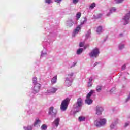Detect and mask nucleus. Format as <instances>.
Masks as SVG:
<instances>
[{
    "instance_id": "7c9ffc66",
    "label": "nucleus",
    "mask_w": 130,
    "mask_h": 130,
    "mask_svg": "<svg viewBox=\"0 0 130 130\" xmlns=\"http://www.w3.org/2000/svg\"><path fill=\"white\" fill-rule=\"evenodd\" d=\"M46 54H47V53H44L43 51H42L41 52V57H43V56H44V55H46Z\"/></svg>"
},
{
    "instance_id": "aec40b11",
    "label": "nucleus",
    "mask_w": 130,
    "mask_h": 130,
    "mask_svg": "<svg viewBox=\"0 0 130 130\" xmlns=\"http://www.w3.org/2000/svg\"><path fill=\"white\" fill-rule=\"evenodd\" d=\"M57 81V76H55L51 80V83L52 85H54Z\"/></svg>"
},
{
    "instance_id": "f704fd0d",
    "label": "nucleus",
    "mask_w": 130,
    "mask_h": 130,
    "mask_svg": "<svg viewBox=\"0 0 130 130\" xmlns=\"http://www.w3.org/2000/svg\"><path fill=\"white\" fill-rule=\"evenodd\" d=\"M86 22H87V18H84V21H83L82 22H81L80 25H84V24H85V23H86Z\"/></svg>"
},
{
    "instance_id": "2eb2a0df",
    "label": "nucleus",
    "mask_w": 130,
    "mask_h": 130,
    "mask_svg": "<svg viewBox=\"0 0 130 130\" xmlns=\"http://www.w3.org/2000/svg\"><path fill=\"white\" fill-rule=\"evenodd\" d=\"M115 11H116V9L115 8V7L111 8L110 9V11H109V13H108L107 14V16H108V17L110 16V14H112V13H114V12H115Z\"/></svg>"
},
{
    "instance_id": "7ed1b4c3",
    "label": "nucleus",
    "mask_w": 130,
    "mask_h": 130,
    "mask_svg": "<svg viewBox=\"0 0 130 130\" xmlns=\"http://www.w3.org/2000/svg\"><path fill=\"white\" fill-rule=\"evenodd\" d=\"M73 76L74 73L73 72H71L67 75L65 80L66 86L70 87V86L72 85V83H73V80H74V78H73Z\"/></svg>"
},
{
    "instance_id": "c756f323",
    "label": "nucleus",
    "mask_w": 130,
    "mask_h": 130,
    "mask_svg": "<svg viewBox=\"0 0 130 130\" xmlns=\"http://www.w3.org/2000/svg\"><path fill=\"white\" fill-rule=\"evenodd\" d=\"M130 124V122L129 121H128V122H126L124 123V127L125 128L126 127H127V126H128V125H129Z\"/></svg>"
},
{
    "instance_id": "473e14b6",
    "label": "nucleus",
    "mask_w": 130,
    "mask_h": 130,
    "mask_svg": "<svg viewBox=\"0 0 130 130\" xmlns=\"http://www.w3.org/2000/svg\"><path fill=\"white\" fill-rule=\"evenodd\" d=\"M45 2L46 4H52V3H53L52 0H45Z\"/></svg>"
},
{
    "instance_id": "c9c22d12",
    "label": "nucleus",
    "mask_w": 130,
    "mask_h": 130,
    "mask_svg": "<svg viewBox=\"0 0 130 130\" xmlns=\"http://www.w3.org/2000/svg\"><path fill=\"white\" fill-rule=\"evenodd\" d=\"M84 44H85V42H81L79 44L80 47H83V46H84Z\"/></svg>"
},
{
    "instance_id": "dca6fc26",
    "label": "nucleus",
    "mask_w": 130,
    "mask_h": 130,
    "mask_svg": "<svg viewBox=\"0 0 130 130\" xmlns=\"http://www.w3.org/2000/svg\"><path fill=\"white\" fill-rule=\"evenodd\" d=\"M85 103L88 105H91L93 103V100L91 99L86 98L85 100Z\"/></svg>"
},
{
    "instance_id": "20e7f679",
    "label": "nucleus",
    "mask_w": 130,
    "mask_h": 130,
    "mask_svg": "<svg viewBox=\"0 0 130 130\" xmlns=\"http://www.w3.org/2000/svg\"><path fill=\"white\" fill-rule=\"evenodd\" d=\"M107 120L105 118H102L100 120H96L94 121V124L96 127H102L105 126L106 124Z\"/></svg>"
},
{
    "instance_id": "f03ea898",
    "label": "nucleus",
    "mask_w": 130,
    "mask_h": 130,
    "mask_svg": "<svg viewBox=\"0 0 130 130\" xmlns=\"http://www.w3.org/2000/svg\"><path fill=\"white\" fill-rule=\"evenodd\" d=\"M84 105V102L82 98H78L76 103L73 105V108L75 110V112H79L81 111L82 107Z\"/></svg>"
},
{
    "instance_id": "f3484780",
    "label": "nucleus",
    "mask_w": 130,
    "mask_h": 130,
    "mask_svg": "<svg viewBox=\"0 0 130 130\" xmlns=\"http://www.w3.org/2000/svg\"><path fill=\"white\" fill-rule=\"evenodd\" d=\"M96 32L98 34H101L103 32V29L102 26H99L96 29Z\"/></svg>"
},
{
    "instance_id": "37998d69",
    "label": "nucleus",
    "mask_w": 130,
    "mask_h": 130,
    "mask_svg": "<svg viewBox=\"0 0 130 130\" xmlns=\"http://www.w3.org/2000/svg\"><path fill=\"white\" fill-rule=\"evenodd\" d=\"M113 90H115V88H113L111 89V92H112V91H113Z\"/></svg>"
},
{
    "instance_id": "2f4dec72",
    "label": "nucleus",
    "mask_w": 130,
    "mask_h": 130,
    "mask_svg": "<svg viewBox=\"0 0 130 130\" xmlns=\"http://www.w3.org/2000/svg\"><path fill=\"white\" fill-rule=\"evenodd\" d=\"M81 13L78 12L76 15V18L79 20L80 18H81Z\"/></svg>"
},
{
    "instance_id": "f257e3e1",
    "label": "nucleus",
    "mask_w": 130,
    "mask_h": 130,
    "mask_svg": "<svg viewBox=\"0 0 130 130\" xmlns=\"http://www.w3.org/2000/svg\"><path fill=\"white\" fill-rule=\"evenodd\" d=\"M32 84L34 87L31 88V90L33 94H37V93H39V91H40V88H41V84L37 82V78H36V77L33 78Z\"/></svg>"
},
{
    "instance_id": "1a4fd4ad",
    "label": "nucleus",
    "mask_w": 130,
    "mask_h": 130,
    "mask_svg": "<svg viewBox=\"0 0 130 130\" xmlns=\"http://www.w3.org/2000/svg\"><path fill=\"white\" fill-rule=\"evenodd\" d=\"M117 124H118V119H116L111 124L110 127L111 130H117Z\"/></svg>"
},
{
    "instance_id": "5701e85b",
    "label": "nucleus",
    "mask_w": 130,
    "mask_h": 130,
    "mask_svg": "<svg viewBox=\"0 0 130 130\" xmlns=\"http://www.w3.org/2000/svg\"><path fill=\"white\" fill-rule=\"evenodd\" d=\"M101 90H102V86H97L96 87V92H98V93H100V92H101Z\"/></svg>"
},
{
    "instance_id": "b1692460",
    "label": "nucleus",
    "mask_w": 130,
    "mask_h": 130,
    "mask_svg": "<svg viewBox=\"0 0 130 130\" xmlns=\"http://www.w3.org/2000/svg\"><path fill=\"white\" fill-rule=\"evenodd\" d=\"M118 48L119 50H121L124 48V44H120L118 46Z\"/></svg>"
},
{
    "instance_id": "39448f33",
    "label": "nucleus",
    "mask_w": 130,
    "mask_h": 130,
    "mask_svg": "<svg viewBox=\"0 0 130 130\" xmlns=\"http://www.w3.org/2000/svg\"><path fill=\"white\" fill-rule=\"evenodd\" d=\"M70 100H71V99L67 98L62 102L60 105L61 111H66V110L68 109V106H69V103H70Z\"/></svg>"
},
{
    "instance_id": "a211bd4d",
    "label": "nucleus",
    "mask_w": 130,
    "mask_h": 130,
    "mask_svg": "<svg viewBox=\"0 0 130 130\" xmlns=\"http://www.w3.org/2000/svg\"><path fill=\"white\" fill-rule=\"evenodd\" d=\"M93 78L90 77L88 83V87H92L93 86Z\"/></svg>"
},
{
    "instance_id": "f8f14e48",
    "label": "nucleus",
    "mask_w": 130,
    "mask_h": 130,
    "mask_svg": "<svg viewBox=\"0 0 130 130\" xmlns=\"http://www.w3.org/2000/svg\"><path fill=\"white\" fill-rule=\"evenodd\" d=\"M80 30H81V26L80 25H79L74 30L73 33L72 34L73 37H75L76 36V35L78 34V33H79V31H80Z\"/></svg>"
},
{
    "instance_id": "412c9836",
    "label": "nucleus",
    "mask_w": 130,
    "mask_h": 130,
    "mask_svg": "<svg viewBox=\"0 0 130 130\" xmlns=\"http://www.w3.org/2000/svg\"><path fill=\"white\" fill-rule=\"evenodd\" d=\"M83 51H84V49L79 48L77 50L76 54H77V55H80V54H81V53L83 52Z\"/></svg>"
},
{
    "instance_id": "bb28decb",
    "label": "nucleus",
    "mask_w": 130,
    "mask_h": 130,
    "mask_svg": "<svg viewBox=\"0 0 130 130\" xmlns=\"http://www.w3.org/2000/svg\"><path fill=\"white\" fill-rule=\"evenodd\" d=\"M86 118L85 117L80 116L79 117V121H85Z\"/></svg>"
},
{
    "instance_id": "a19ab883",
    "label": "nucleus",
    "mask_w": 130,
    "mask_h": 130,
    "mask_svg": "<svg viewBox=\"0 0 130 130\" xmlns=\"http://www.w3.org/2000/svg\"><path fill=\"white\" fill-rule=\"evenodd\" d=\"M55 2L56 3H60V2H61V0H55Z\"/></svg>"
},
{
    "instance_id": "c85d7f7f",
    "label": "nucleus",
    "mask_w": 130,
    "mask_h": 130,
    "mask_svg": "<svg viewBox=\"0 0 130 130\" xmlns=\"http://www.w3.org/2000/svg\"><path fill=\"white\" fill-rule=\"evenodd\" d=\"M40 122V120L36 119L34 123V126H36Z\"/></svg>"
},
{
    "instance_id": "ea45409f",
    "label": "nucleus",
    "mask_w": 130,
    "mask_h": 130,
    "mask_svg": "<svg viewBox=\"0 0 130 130\" xmlns=\"http://www.w3.org/2000/svg\"><path fill=\"white\" fill-rule=\"evenodd\" d=\"M98 64H99V62H95L93 64V67H96V66H98Z\"/></svg>"
},
{
    "instance_id": "72a5a7b5",
    "label": "nucleus",
    "mask_w": 130,
    "mask_h": 130,
    "mask_svg": "<svg viewBox=\"0 0 130 130\" xmlns=\"http://www.w3.org/2000/svg\"><path fill=\"white\" fill-rule=\"evenodd\" d=\"M95 4L94 3H93L92 4H91L89 8H90V9H91V10H92V9H94V8H95Z\"/></svg>"
},
{
    "instance_id": "4be33fe9",
    "label": "nucleus",
    "mask_w": 130,
    "mask_h": 130,
    "mask_svg": "<svg viewBox=\"0 0 130 130\" xmlns=\"http://www.w3.org/2000/svg\"><path fill=\"white\" fill-rule=\"evenodd\" d=\"M90 36H91V30H89L85 35V39H88V38H90Z\"/></svg>"
},
{
    "instance_id": "4c0bfd02",
    "label": "nucleus",
    "mask_w": 130,
    "mask_h": 130,
    "mask_svg": "<svg viewBox=\"0 0 130 130\" xmlns=\"http://www.w3.org/2000/svg\"><path fill=\"white\" fill-rule=\"evenodd\" d=\"M126 68V66H125V64H124L122 66V70H125Z\"/></svg>"
},
{
    "instance_id": "0eeeda50",
    "label": "nucleus",
    "mask_w": 130,
    "mask_h": 130,
    "mask_svg": "<svg viewBox=\"0 0 130 130\" xmlns=\"http://www.w3.org/2000/svg\"><path fill=\"white\" fill-rule=\"evenodd\" d=\"M129 19H130V11L128 13H127L122 18V22L123 24L125 25H127L128 23H129Z\"/></svg>"
},
{
    "instance_id": "ddd939ff",
    "label": "nucleus",
    "mask_w": 130,
    "mask_h": 130,
    "mask_svg": "<svg viewBox=\"0 0 130 130\" xmlns=\"http://www.w3.org/2000/svg\"><path fill=\"white\" fill-rule=\"evenodd\" d=\"M57 91V88L52 87L50 90H47V93H48V94H53L55 93V92H56Z\"/></svg>"
},
{
    "instance_id": "9b49d317",
    "label": "nucleus",
    "mask_w": 130,
    "mask_h": 130,
    "mask_svg": "<svg viewBox=\"0 0 130 130\" xmlns=\"http://www.w3.org/2000/svg\"><path fill=\"white\" fill-rule=\"evenodd\" d=\"M59 122H60V118L58 117L55 119V120L52 123V125L53 126H55V127H57L58 125H59Z\"/></svg>"
},
{
    "instance_id": "a878e982",
    "label": "nucleus",
    "mask_w": 130,
    "mask_h": 130,
    "mask_svg": "<svg viewBox=\"0 0 130 130\" xmlns=\"http://www.w3.org/2000/svg\"><path fill=\"white\" fill-rule=\"evenodd\" d=\"M124 0H114L115 4H121Z\"/></svg>"
},
{
    "instance_id": "6e6552de",
    "label": "nucleus",
    "mask_w": 130,
    "mask_h": 130,
    "mask_svg": "<svg viewBox=\"0 0 130 130\" xmlns=\"http://www.w3.org/2000/svg\"><path fill=\"white\" fill-rule=\"evenodd\" d=\"M57 114V111L54 110L53 107H50L49 109L48 114L51 115L52 117H56V114Z\"/></svg>"
},
{
    "instance_id": "423d86ee",
    "label": "nucleus",
    "mask_w": 130,
    "mask_h": 130,
    "mask_svg": "<svg viewBox=\"0 0 130 130\" xmlns=\"http://www.w3.org/2000/svg\"><path fill=\"white\" fill-rule=\"evenodd\" d=\"M100 53V51H99V49L95 48L89 53V55L91 58H97V57L99 56Z\"/></svg>"
},
{
    "instance_id": "58836bf2",
    "label": "nucleus",
    "mask_w": 130,
    "mask_h": 130,
    "mask_svg": "<svg viewBox=\"0 0 130 130\" xmlns=\"http://www.w3.org/2000/svg\"><path fill=\"white\" fill-rule=\"evenodd\" d=\"M76 63L74 62L73 63V64L71 65V66L70 67V68H74L75 67V66H76Z\"/></svg>"
},
{
    "instance_id": "9d476101",
    "label": "nucleus",
    "mask_w": 130,
    "mask_h": 130,
    "mask_svg": "<svg viewBox=\"0 0 130 130\" xmlns=\"http://www.w3.org/2000/svg\"><path fill=\"white\" fill-rule=\"evenodd\" d=\"M103 107L100 106H97L95 108V114L97 115H101L102 112L104 111Z\"/></svg>"
},
{
    "instance_id": "e433bc0d",
    "label": "nucleus",
    "mask_w": 130,
    "mask_h": 130,
    "mask_svg": "<svg viewBox=\"0 0 130 130\" xmlns=\"http://www.w3.org/2000/svg\"><path fill=\"white\" fill-rule=\"evenodd\" d=\"M73 3L74 4V5H76L79 3V0H73Z\"/></svg>"
},
{
    "instance_id": "c03bdc74",
    "label": "nucleus",
    "mask_w": 130,
    "mask_h": 130,
    "mask_svg": "<svg viewBox=\"0 0 130 130\" xmlns=\"http://www.w3.org/2000/svg\"><path fill=\"white\" fill-rule=\"evenodd\" d=\"M102 14H100L99 16L98 17V18H100V17H102Z\"/></svg>"
},
{
    "instance_id": "393cba45",
    "label": "nucleus",
    "mask_w": 130,
    "mask_h": 130,
    "mask_svg": "<svg viewBox=\"0 0 130 130\" xmlns=\"http://www.w3.org/2000/svg\"><path fill=\"white\" fill-rule=\"evenodd\" d=\"M23 128L24 130H32L33 129V126H28L27 127H24Z\"/></svg>"
},
{
    "instance_id": "6ab92c4d",
    "label": "nucleus",
    "mask_w": 130,
    "mask_h": 130,
    "mask_svg": "<svg viewBox=\"0 0 130 130\" xmlns=\"http://www.w3.org/2000/svg\"><path fill=\"white\" fill-rule=\"evenodd\" d=\"M95 93V90H91L87 94L86 96V98L90 99L91 98V96L93 95Z\"/></svg>"
},
{
    "instance_id": "4468645a",
    "label": "nucleus",
    "mask_w": 130,
    "mask_h": 130,
    "mask_svg": "<svg viewBox=\"0 0 130 130\" xmlns=\"http://www.w3.org/2000/svg\"><path fill=\"white\" fill-rule=\"evenodd\" d=\"M74 25V22H73V20L72 19H69L67 22V27H72Z\"/></svg>"
},
{
    "instance_id": "cd10ccee",
    "label": "nucleus",
    "mask_w": 130,
    "mask_h": 130,
    "mask_svg": "<svg viewBox=\"0 0 130 130\" xmlns=\"http://www.w3.org/2000/svg\"><path fill=\"white\" fill-rule=\"evenodd\" d=\"M41 130H46L47 129V126L45 124H43L41 127Z\"/></svg>"
},
{
    "instance_id": "79ce46f5",
    "label": "nucleus",
    "mask_w": 130,
    "mask_h": 130,
    "mask_svg": "<svg viewBox=\"0 0 130 130\" xmlns=\"http://www.w3.org/2000/svg\"><path fill=\"white\" fill-rule=\"evenodd\" d=\"M119 36L120 37H122V36H123V34H120L119 35Z\"/></svg>"
}]
</instances>
